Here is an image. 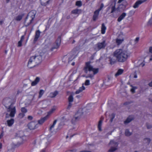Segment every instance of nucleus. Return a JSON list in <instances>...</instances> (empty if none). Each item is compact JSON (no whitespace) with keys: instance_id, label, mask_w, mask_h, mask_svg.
I'll return each mask as SVG.
<instances>
[{"instance_id":"52","label":"nucleus","mask_w":152,"mask_h":152,"mask_svg":"<svg viewBox=\"0 0 152 152\" xmlns=\"http://www.w3.org/2000/svg\"><path fill=\"white\" fill-rule=\"evenodd\" d=\"M25 38V35H22L20 38V40L23 41L24 39Z\"/></svg>"},{"instance_id":"32","label":"nucleus","mask_w":152,"mask_h":152,"mask_svg":"<svg viewBox=\"0 0 152 152\" xmlns=\"http://www.w3.org/2000/svg\"><path fill=\"white\" fill-rule=\"evenodd\" d=\"M79 117H73L71 121L72 123V124H75V122L79 118Z\"/></svg>"},{"instance_id":"18","label":"nucleus","mask_w":152,"mask_h":152,"mask_svg":"<svg viewBox=\"0 0 152 152\" xmlns=\"http://www.w3.org/2000/svg\"><path fill=\"white\" fill-rule=\"evenodd\" d=\"M48 119L45 117L41 118L40 120L38 121V124H42Z\"/></svg>"},{"instance_id":"57","label":"nucleus","mask_w":152,"mask_h":152,"mask_svg":"<svg viewBox=\"0 0 152 152\" xmlns=\"http://www.w3.org/2000/svg\"><path fill=\"white\" fill-rule=\"evenodd\" d=\"M7 98H4L3 99V101H2V103L5 106L6 105H5V104H4V102H5V100H6L7 99Z\"/></svg>"},{"instance_id":"26","label":"nucleus","mask_w":152,"mask_h":152,"mask_svg":"<svg viewBox=\"0 0 152 152\" xmlns=\"http://www.w3.org/2000/svg\"><path fill=\"white\" fill-rule=\"evenodd\" d=\"M93 72V74L95 75L97 74L99 72V69L98 68H93L92 70Z\"/></svg>"},{"instance_id":"42","label":"nucleus","mask_w":152,"mask_h":152,"mask_svg":"<svg viewBox=\"0 0 152 152\" xmlns=\"http://www.w3.org/2000/svg\"><path fill=\"white\" fill-rule=\"evenodd\" d=\"M85 86H89L90 85V80H86L85 82Z\"/></svg>"},{"instance_id":"56","label":"nucleus","mask_w":152,"mask_h":152,"mask_svg":"<svg viewBox=\"0 0 152 152\" xmlns=\"http://www.w3.org/2000/svg\"><path fill=\"white\" fill-rule=\"evenodd\" d=\"M3 132H2L0 134V139H1L3 136Z\"/></svg>"},{"instance_id":"22","label":"nucleus","mask_w":152,"mask_h":152,"mask_svg":"<svg viewBox=\"0 0 152 152\" xmlns=\"http://www.w3.org/2000/svg\"><path fill=\"white\" fill-rule=\"evenodd\" d=\"M75 54H72L71 56V57H69V62H70L72 61V60L75 58L76 56H77V55H75L76 54V52H75Z\"/></svg>"},{"instance_id":"28","label":"nucleus","mask_w":152,"mask_h":152,"mask_svg":"<svg viewBox=\"0 0 152 152\" xmlns=\"http://www.w3.org/2000/svg\"><path fill=\"white\" fill-rule=\"evenodd\" d=\"M75 5L78 7H81L82 5V2L81 1H76Z\"/></svg>"},{"instance_id":"34","label":"nucleus","mask_w":152,"mask_h":152,"mask_svg":"<svg viewBox=\"0 0 152 152\" xmlns=\"http://www.w3.org/2000/svg\"><path fill=\"white\" fill-rule=\"evenodd\" d=\"M74 98L73 96L72 95H70L68 98L69 102H72Z\"/></svg>"},{"instance_id":"5","label":"nucleus","mask_w":152,"mask_h":152,"mask_svg":"<svg viewBox=\"0 0 152 152\" xmlns=\"http://www.w3.org/2000/svg\"><path fill=\"white\" fill-rule=\"evenodd\" d=\"M93 66L91 65V62L88 61L86 62L85 66L83 68V70L86 73L88 71L91 72L92 70Z\"/></svg>"},{"instance_id":"37","label":"nucleus","mask_w":152,"mask_h":152,"mask_svg":"<svg viewBox=\"0 0 152 152\" xmlns=\"http://www.w3.org/2000/svg\"><path fill=\"white\" fill-rule=\"evenodd\" d=\"M117 148L112 147L108 151V152H113L117 150Z\"/></svg>"},{"instance_id":"9","label":"nucleus","mask_w":152,"mask_h":152,"mask_svg":"<svg viewBox=\"0 0 152 152\" xmlns=\"http://www.w3.org/2000/svg\"><path fill=\"white\" fill-rule=\"evenodd\" d=\"M40 33L41 32L39 30H37L36 31L33 40L34 42H36L38 40L40 37Z\"/></svg>"},{"instance_id":"20","label":"nucleus","mask_w":152,"mask_h":152,"mask_svg":"<svg viewBox=\"0 0 152 152\" xmlns=\"http://www.w3.org/2000/svg\"><path fill=\"white\" fill-rule=\"evenodd\" d=\"M133 119V118L130 117V116H129L125 121H124V124H125L130 122Z\"/></svg>"},{"instance_id":"30","label":"nucleus","mask_w":152,"mask_h":152,"mask_svg":"<svg viewBox=\"0 0 152 152\" xmlns=\"http://www.w3.org/2000/svg\"><path fill=\"white\" fill-rule=\"evenodd\" d=\"M57 121V120H54V122H53V124L49 128V130L50 131H51L52 130V128H53L54 127V126L55 125V124H56Z\"/></svg>"},{"instance_id":"15","label":"nucleus","mask_w":152,"mask_h":152,"mask_svg":"<svg viewBox=\"0 0 152 152\" xmlns=\"http://www.w3.org/2000/svg\"><path fill=\"white\" fill-rule=\"evenodd\" d=\"M14 123V120L13 118H11L10 120H8L7 121V125L9 127L11 126Z\"/></svg>"},{"instance_id":"49","label":"nucleus","mask_w":152,"mask_h":152,"mask_svg":"<svg viewBox=\"0 0 152 152\" xmlns=\"http://www.w3.org/2000/svg\"><path fill=\"white\" fill-rule=\"evenodd\" d=\"M146 126L147 128L148 129H151L152 127V126L151 125L149 124L148 123L146 124Z\"/></svg>"},{"instance_id":"10","label":"nucleus","mask_w":152,"mask_h":152,"mask_svg":"<svg viewBox=\"0 0 152 152\" xmlns=\"http://www.w3.org/2000/svg\"><path fill=\"white\" fill-rule=\"evenodd\" d=\"M147 0H140L137 1L133 5V7L134 8H138L140 5L144 2L146 1Z\"/></svg>"},{"instance_id":"47","label":"nucleus","mask_w":152,"mask_h":152,"mask_svg":"<svg viewBox=\"0 0 152 152\" xmlns=\"http://www.w3.org/2000/svg\"><path fill=\"white\" fill-rule=\"evenodd\" d=\"M23 41H21V40H20L18 42V47H20L22 45V42Z\"/></svg>"},{"instance_id":"12","label":"nucleus","mask_w":152,"mask_h":152,"mask_svg":"<svg viewBox=\"0 0 152 152\" xmlns=\"http://www.w3.org/2000/svg\"><path fill=\"white\" fill-rule=\"evenodd\" d=\"M99 12L96 10L94 12V14L93 16V19L94 21H95L98 18Z\"/></svg>"},{"instance_id":"25","label":"nucleus","mask_w":152,"mask_h":152,"mask_svg":"<svg viewBox=\"0 0 152 152\" xmlns=\"http://www.w3.org/2000/svg\"><path fill=\"white\" fill-rule=\"evenodd\" d=\"M109 58L110 64H113L116 62V61L115 59L111 58Z\"/></svg>"},{"instance_id":"13","label":"nucleus","mask_w":152,"mask_h":152,"mask_svg":"<svg viewBox=\"0 0 152 152\" xmlns=\"http://www.w3.org/2000/svg\"><path fill=\"white\" fill-rule=\"evenodd\" d=\"M126 14L125 12H123L121 15L119 16L117 19V21L118 22H120L126 16Z\"/></svg>"},{"instance_id":"16","label":"nucleus","mask_w":152,"mask_h":152,"mask_svg":"<svg viewBox=\"0 0 152 152\" xmlns=\"http://www.w3.org/2000/svg\"><path fill=\"white\" fill-rule=\"evenodd\" d=\"M107 28L104 23L102 24L101 28V33L102 34H104L105 33Z\"/></svg>"},{"instance_id":"7","label":"nucleus","mask_w":152,"mask_h":152,"mask_svg":"<svg viewBox=\"0 0 152 152\" xmlns=\"http://www.w3.org/2000/svg\"><path fill=\"white\" fill-rule=\"evenodd\" d=\"M28 128L30 130L34 129L38 127V124L36 122L31 121L29 123L28 125Z\"/></svg>"},{"instance_id":"33","label":"nucleus","mask_w":152,"mask_h":152,"mask_svg":"<svg viewBox=\"0 0 152 152\" xmlns=\"http://www.w3.org/2000/svg\"><path fill=\"white\" fill-rule=\"evenodd\" d=\"M21 111L22 113L25 114L27 112V109L24 107H22L21 109Z\"/></svg>"},{"instance_id":"29","label":"nucleus","mask_w":152,"mask_h":152,"mask_svg":"<svg viewBox=\"0 0 152 152\" xmlns=\"http://www.w3.org/2000/svg\"><path fill=\"white\" fill-rule=\"evenodd\" d=\"M57 121V120H54V122H53V124L49 128V130L50 131H51L52 130V128H53L54 127V126L55 125V124H56Z\"/></svg>"},{"instance_id":"48","label":"nucleus","mask_w":152,"mask_h":152,"mask_svg":"<svg viewBox=\"0 0 152 152\" xmlns=\"http://www.w3.org/2000/svg\"><path fill=\"white\" fill-rule=\"evenodd\" d=\"M144 140H147V142L148 144H149L151 141V139L149 138H146L144 139Z\"/></svg>"},{"instance_id":"36","label":"nucleus","mask_w":152,"mask_h":152,"mask_svg":"<svg viewBox=\"0 0 152 152\" xmlns=\"http://www.w3.org/2000/svg\"><path fill=\"white\" fill-rule=\"evenodd\" d=\"M94 75L92 74H89L86 76V78H89L91 79H93L94 78Z\"/></svg>"},{"instance_id":"17","label":"nucleus","mask_w":152,"mask_h":152,"mask_svg":"<svg viewBox=\"0 0 152 152\" xmlns=\"http://www.w3.org/2000/svg\"><path fill=\"white\" fill-rule=\"evenodd\" d=\"M58 94V92L57 91H55L54 92H51L49 95V97L51 98H53L56 97Z\"/></svg>"},{"instance_id":"38","label":"nucleus","mask_w":152,"mask_h":152,"mask_svg":"<svg viewBox=\"0 0 152 152\" xmlns=\"http://www.w3.org/2000/svg\"><path fill=\"white\" fill-rule=\"evenodd\" d=\"M116 9L115 7V5L114 6H113L111 7V13H113V12H114L115 11H116Z\"/></svg>"},{"instance_id":"54","label":"nucleus","mask_w":152,"mask_h":152,"mask_svg":"<svg viewBox=\"0 0 152 152\" xmlns=\"http://www.w3.org/2000/svg\"><path fill=\"white\" fill-rule=\"evenodd\" d=\"M81 92V91H80V90L78 89L75 91V93L76 94H78L80 93Z\"/></svg>"},{"instance_id":"1","label":"nucleus","mask_w":152,"mask_h":152,"mask_svg":"<svg viewBox=\"0 0 152 152\" xmlns=\"http://www.w3.org/2000/svg\"><path fill=\"white\" fill-rule=\"evenodd\" d=\"M114 56L118 62L121 63L126 61L129 57L127 51L121 49L116 50L114 53Z\"/></svg>"},{"instance_id":"60","label":"nucleus","mask_w":152,"mask_h":152,"mask_svg":"<svg viewBox=\"0 0 152 152\" xmlns=\"http://www.w3.org/2000/svg\"><path fill=\"white\" fill-rule=\"evenodd\" d=\"M124 0H118V3H120L122 2Z\"/></svg>"},{"instance_id":"24","label":"nucleus","mask_w":152,"mask_h":152,"mask_svg":"<svg viewBox=\"0 0 152 152\" xmlns=\"http://www.w3.org/2000/svg\"><path fill=\"white\" fill-rule=\"evenodd\" d=\"M115 114L114 113H113L109 115V117L110 118V121L112 122L115 118Z\"/></svg>"},{"instance_id":"55","label":"nucleus","mask_w":152,"mask_h":152,"mask_svg":"<svg viewBox=\"0 0 152 152\" xmlns=\"http://www.w3.org/2000/svg\"><path fill=\"white\" fill-rule=\"evenodd\" d=\"M139 37H137L135 39V42L136 43H137L139 41Z\"/></svg>"},{"instance_id":"61","label":"nucleus","mask_w":152,"mask_h":152,"mask_svg":"<svg viewBox=\"0 0 152 152\" xmlns=\"http://www.w3.org/2000/svg\"><path fill=\"white\" fill-rule=\"evenodd\" d=\"M129 102H125L124 103V105H127L128 104H129Z\"/></svg>"},{"instance_id":"45","label":"nucleus","mask_w":152,"mask_h":152,"mask_svg":"<svg viewBox=\"0 0 152 152\" xmlns=\"http://www.w3.org/2000/svg\"><path fill=\"white\" fill-rule=\"evenodd\" d=\"M136 88L134 87H133L131 90V92L132 93L134 94L135 92V90Z\"/></svg>"},{"instance_id":"63","label":"nucleus","mask_w":152,"mask_h":152,"mask_svg":"<svg viewBox=\"0 0 152 152\" xmlns=\"http://www.w3.org/2000/svg\"><path fill=\"white\" fill-rule=\"evenodd\" d=\"M80 152H91V151H81Z\"/></svg>"},{"instance_id":"21","label":"nucleus","mask_w":152,"mask_h":152,"mask_svg":"<svg viewBox=\"0 0 152 152\" xmlns=\"http://www.w3.org/2000/svg\"><path fill=\"white\" fill-rule=\"evenodd\" d=\"M24 15V14L23 13L21 15H19L15 17V20L17 21H20L22 19Z\"/></svg>"},{"instance_id":"27","label":"nucleus","mask_w":152,"mask_h":152,"mask_svg":"<svg viewBox=\"0 0 152 152\" xmlns=\"http://www.w3.org/2000/svg\"><path fill=\"white\" fill-rule=\"evenodd\" d=\"M124 40V39H116V42L118 45H120L122 43Z\"/></svg>"},{"instance_id":"58","label":"nucleus","mask_w":152,"mask_h":152,"mask_svg":"<svg viewBox=\"0 0 152 152\" xmlns=\"http://www.w3.org/2000/svg\"><path fill=\"white\" fill-rule=\"evenodd\" d=\"M149 52L151 53H152V46L150 47L149 48Z\"/></svg>"},{"instance_id":"44","label":"nucleus","mask_w":152,"mask_h":152,"mask_svg":"<svg viewBox=\"0 0 152 152\" xmlns=\"http://www.w3.org/2000/svg\"><path fill=\"white\" fill-rule=\"evenodd\" d=\"M72 102H69V104H68V105L67 107V109H69L71 107H72Z\"/></svg>"},{"instance_id":"62","label":"nucleus","mask_w":152,"mask_h":152,"mask_svg":"<svg viewBox=\"0 0 152 152\" xmlns=\"http://www.w3.org/2000/svg\"><path fill=\"white\" fill-rule=\"evenodd\" d=\"M2 148V143L0 142V149H1Z\"/></svg>"},{"instance_id":"3","label":"nucleus","mask_w":152,"mask_h":152,"mask_svg":"<svg viewBox=\"0 0 152 152\" xmlns=\"http://www.w3.org/2000/svg\"><path fill=\"white\" fill-rule=\"evenodd\" d=\"M61 42V36H59L58 37L56 42L53 43V46L50 49V50L52 51L54 49L58 48L60 45Z\"/></svg>"},{"instance_id":"46","label":"nucleus","mask_w":152,"mask_h":152,"mask_svg":"<svg viewBox=\"0 0 152 152\" xmlns=\"http://www.w3.org/2000/svg\"><path fill=\"white\" fill-rule=\"evenodd\" d=\"M85 89V87L83 86L82 87H80L79 89L80 90L81 92L83 90H84Z\"/></svg>"},{"instance_id":"19","label":"nucleus","mask_w":152,"mask_h":152,"mask_svg":"<svg viewBox=\"0 0 152 152\" xmlns=\"http://www.w3.org/2000/svg\"><path fill=\"white\" fill-rule=\"evenodd\" d=\"M124 70L122 69H119L117 72L115 74V76L117 77L119 75H121L124 72Z\"/></svg>"},{"instance_id":"59","label":"nucleus","mask_w":152,"mask_h":152,"mask_svg":"<svg viewBox=\"0 0 152 152\" xmlns=\"http://www.w3.org/2000/svg\"><path fill=\"white\" fill-rule=\"evenodd\" d=\"M148 85L152 87V81L149 83Z\"/></svg>"},{"instance_id":"40","label":"nucleus","mask_w":152,"mask_h":152,"mask_svg":"<svg viewBox=\"0 0 152 152\" xmlns=\"http://www.w3.org/2000/svg\"><path fill=\"white\" fill-rule=\"evenodd\" d=\"M152 24V16L149 20L147 24L148 25H150Z\"/></svg>"},{"instance_id":"6","label":"nucleus","mask_w":152,"mask_h":152,"mask_svg":"<svg viewBox=\"0 0 152 152\" xmlns=\"http://www.w3.org/2000/svg\"><path fill=\"white\" fill-rule=\"evenodd\" d=\"M107 45V44L105 40H104L102 42H98L96 45L97 50H99L102 49L104 48Z\"/></svg>"},{"instance_id":"31","label":"nucleus","mask_w":152,"mask_h":152,"mask_svg":"<svg viewBox=\"0 0 152 152\" xmlns=\"http://www.w3.org/2000/svg\"><path fill=\"white\" fill-rule=\"evenodd\" d=\"M125 135L126 136H129L131 135L132 134L130 132L129 129H126L125 131Z\"/></svg>"},{"instance_id":"64","label":"nucleus","mask_w":152,"mask_h":152,"mask_svg":"<svg viewBox=\"0 0 152 152\" xmlns=\"http://www.w3.org/2000/svg\"><path fill=\"white\" fill-rule=\"evenodd\" d=\"M45 152V149H43L40 152Z\"/></svg>"},{"instance_id":"14","label":"nucleus","mask_w":152,"mask_h":152,"mask_svg":"<svg viewBox=\"0 0 152 152\" xmlns=\"http://www.w3.org/2000/svg\"><path fill=\"white\" fill-rule=\"evenodd\" d=\"M103 119V118L102 117L100 118V120L98 124V130L99 131H101L102 130V126Z\"/></svg>"},{"instance_id":"53","label":"nucleus","mask_w":152,"mask_h":152,"mask_svg":"<svg viewBox=\"0 0 152 152\" xmlns=\"http://www.w3.org/2000/svg\"><path fill=\"white\" fill-rule=\"evenodd\" d=\"M28 119L29 120H31L33 119V117L30 115L28 116Z\"/></svg>"},{"instance_id":"51","label":"nucleus","mask_w":152,"mask_h":152,"mask_svg":"<svg viewBox=\"0 0 152 152\" xmlns=\"http://www.w3.org/2000/svg\"><path fill=\"white\" fill-rule=\"evenodd\" d=\"M37 84V82H36L35 81L32 82L31 83V85L32 86H34L36 85Z\"/></svg>"},{"instance_id":"8","label":"nucleus","mask_w":152,"mask_h":152,"mask_svg":"<svg viewBox=\"0 0 152 152\" xmlns=\"http://www.w3.org/2000/svg\"><path fill=\"white\" fill-rule=\"evenodd\" d=\"M8 109L10 112V116L12 118L14 117L16 112L15 107H14L13 108H11L10 106H9Z\"/></svg>"},{"instance_id":"2","label":"nucleus","mask_w":152,"mask_h":152,"mask_svg":"<svg viewBox=\"0 0 152 152\" xmlns=\"http://www.w3.org/2000/svg\"><path fill=\"white\" fill-rule=\"evenodd\" d=\"M42 59V56H31L28 62V67L29 68H32L35 67L36 65L41 62Z\"/></svg>"},{"instance_id":"4","label":"nucleus","mask_w":152,"mask_h":152,"mask_svg":"<svg viewBox=\"0 0 152 152\" xmlns=\"http://www.w3.org/2000/svg\"><path fill=\"white\" fill-rule=\"evenodd\" d=\"M31 15V19L30 20V21L29 23H28L26 25V26L27 27L29 26L31 23L34 20V18L35 17V15H36V12L34 11H31L30 12L27 16L26 18L25 19V21H26V20L28 18V15Z\"/></svg>"},{"instance_id":"41","label":"nucleus","mask_w":152,"mask_h":152,"mask_svg":"<svg viewBox=\"0 0 152 152\" xmlns=\"http://www.w3.org/2000/svg\"><path fill=\"white\" fill-rule=\"evenodd\" d=\"M23 144L22 142H18L15 145V147H18L20 146L21 145H22Z\"/></svg>"},{"instance_id":"11","label":"nucleus","mask_w":152,"mask_h":152,"mask_svg":"<svg viewBox=\"0 0 152 152\" xmlns=\"http://www.w3.org/2000/svg\"><path fill=\"white\" fill-rule=\"evenodd\" d=\"M56 109V106H54L53 108H52L47 113V115L45 116V117L48 118H49V116L51 115L55 111Z\"/></svg>"},{"instance_id":"39","label":"nucleus","mask_w":152,"mask_h":152,"mask_svg":"<svg viewBox=\"0 0 152 152\" xmlns=\"http://www.w3.org/2000/svg\"><path fill=\"white\" fill-rule=\"evenodd\" d=\"M25 116V114L23 113H20L18 114V116L19 118H22Z\"/></svg>"},{"instance_id":"43","label":"nucleus","mask_w":152,"mask_h":152,"mask_svg":"<svg viewBox=\"0 0 152 152\" xmlns=\"http://www.w3.org/2000/svg\"><path fill=\"white\" fill-rule=\"evenodd\" d=\"M104 7V5L103 4H101L100 5V7L98 9L96 10L100 12V11Z\"/></svg>"},{"instance_id":"23","label":"nucleus","mask_w":152,"mask_h":152,"mask_svg":"<svg viewBox=\"0 0 152 152\" xmlns=\"http://www.w3.org/2000/svg\"><path fill=\"white\" fill-rule=\"evenodd\" d=\"M81 11V10L76 9L72 10L71 12V13L73 14H76L78 13L79 12H80Z\"/></svg>"},{"instance_id":"35","label":"nucleus","mask_w":152,"mask_h":152,"mask_svg":"<svg viewBox=\"0 0 152 152\" xmlns=\"http://www.w3.org/2000/svg\"><path fill=\"white\" fill-rule=\"evenodd\" d=\"M44 93V91L43 90H40L39 93V98H40Z\"/></svg>"},{"instance_id":"50","label":"nucleus","mask_w":152,"mask_h":152,"mask_svg":"<svg viewBox=\"0 0 152 152\" xmlns=\"http://www.w3.org/2000/svg\"><path fill=\"white\" fill-rule=\"evenodd\" d=\"M40 79L39 77H37L34 81L37 82V83H38Z\"/></svg>"}]
</instances>
